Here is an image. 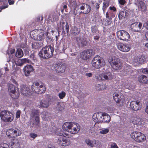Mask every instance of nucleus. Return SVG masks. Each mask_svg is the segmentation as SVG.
Returning <instances> with one entry per match:
<instances>
[{"instance_id": "f257e3e1", "label": "nucleus", "mask_w": 148, "mask_h": 148, "mask_svg": "<svg viewBox=\"0 0 148 148\" xmlns=\"http://www.w3.org/2000/svg\"><path fill=\"white\" fill-rule=\"evenodd\" d=\"M54 48L51 45L46 46L40 51L39 55L40 57L44 59L50 58L53 55Z\"/></svg>"}, {"instance_id": "f03ea898", "label": "nucleus", "mask_w": 148, "mask_h": 148, "mask_svg": "<svg viewBox=\"0 0 148 148\" xmlns=\"http://www.w3.org/2000/svg\"><path fill=\"white\" fill-rule=\"evenodd\" d=\"M44 32L41 29H36L31 32L30 35L35 40L42 41L45 38Z\"/></svg>"}, {"instance_id": "7ed1b4c3", "label": "nucleus", "mask_w": 148, "mask_h": 148, "mask_svg": "<svg viewBox=\"0 0 148 148\" xmlns=\"http://www.w3.org/2000/svg\"><path fill=\"white\" fill-rule=\"evenodd\" d=\"M112 68L116 70L121 69L122 67V64L120 59L115 57L109 58L108 60Z\"/></svg>"}, {"instance_id": "20e7f679", "label": "nucleus", "mask_w": 148, "mask_h": 148, "mask_svg": "<svg viewBox=\"0 0 148 148\" xmlns=\"http://www.w3.org/2000/svg\"><path fill=\"white\" fill-rule=\"evenodd\" d=\"M91 64L92 66L96 69H99L106 65L104 60L98 56H96L93 59Z\"/></svg>"}, {"instance_id": "39448f33", "label": "nucleus", "mask_w": 148, "mask_h": 148, "mask_svg": "<svg viewBox=\"0 0 148 148\" xmlns=\"http://www.w3.org/2000/svg\"><path fill=\"white\" fill-rule=\"evenodd\" d=\"M0 116L2 120L7 122L11 121L13 119L12 114L7 110L2 111L0 113Z\"/></svg>"}, {"instance_id": "423d86ee", "label": "nucleus", "mask_w": 148, "mask_h": 148, "mask_svg": "<svg viewBox=\"0 0 148 148\" xmlns=\"http://www.w3.org/2000/svg\"><path fill=\"white\" fill-rule=\"evenodd\" d=\"M132 138L138 143H142L146 139L145 135L140 132H134L131 134Z\"/></svg>"}, {"instance_id": "0eeeda50", "label": "nucleus", "mask_w": 148, "mask_h": 148, "mask_svg": "<svg viewBox=\"0 0 148 148\" xmlns=\"http://www.w3.org/2000/svg\"><path fill=\"white\" fill-rule=\"evenodd\" d=\"M95 78L98 80H109L112 79L113 78V76L110 72L106 71L98 75H96Z\"/></svg>"}, {"instance_id": "6e6552de", "label": "nucleus", "mask_w": 148, "mask_h": 148, "mask_svg": "<svg viewBox=\"0 0 148 148\" xmlns=\"http://www.w3.org/2000/svg\"><path fill=\"white\" fill-rule=\"evenodd\" d=\"M94 50L92 49L84 50L81 53L80 57L82 59L84 60H88L92 56L95 54Z\"/></svg>"}, {"instance_id": "1a4fd4ad", "label": "nucleus", "mask_w": 148, "mask_h": 148, "mask_svg": "<svg viewBox=\"0 0 148 148\" xmlns=\"http://www.w3.org/2000/svg\"><path fill=\"white\" fill-rule=\"evenodd\" d=\"M117 35L119 39L123 41H128L130 37L129 33L124 30L119 31Z\"/></svg>"}, {"instance_id": "9d476101", "label": "nucleus", "mask_w": 148, "mask_h": 148, "mask_svg": "<svg viewBox=\"0 0 148 148\" xmlns=\"http://www.w3.org/2000/svg\"><path fill=\"white\" fill-rule=\"evenodd\" d=\"M85 143L88 146L91 147L94 146L97 148H100L101 147L100 142L98 140L87 139L86 140Z\"/></svg>"}, {"instance_id": "9b49d317", "label": "nucleus", "mask_w": 148, "mask_h": 148, "mask_svg": "<svg viewBox=\"0 0 148 148\" xmlns=\"http://www.w3.org/2000/svg\"><path fill=\"white\" fill-rule=\"evenodd\" d=\"M66 67L63 65L55 64L51 67V69L54 71H56L59 73H63L65 71Z\"/></svg>"}, {"instance_id": "f8f14e48", "label": "nucleus", "mask_w": 148, "mask_h": 148, "mask_svg": "<svg viewBox=\"0 0 148 148\" xmlns=\"http://www.w3.org/2000/svg\"><path fill=\"white\" fill-rule=\"evenodd\" d=\"M113 97L115 101L118 103L123 102L124 100L123 96L119 92H115L113 95Z\"/></svg>"}, {"instance_id": "ddd939ff", "label": "nucleus", "mask_w": 148, "mask_h": 148, "mask_svg": "<svg viewBox=\"0 0 148 148\" xmlns=\"http://www.w3.org/2000/svg\"><path fill=\"white\" fill-rule=\"evenodd\" d=\"M130 107L133 110L137 111L140 109L142 106L139 101H134L130 102Z\"/></svg>"}, {"instance_id": "4468645a", "label": "nucleus", "mask_w": 148, "mask_h": 148, "mask_svg": "<svg viewBox=\"0 0 148 148\" xmlns=\"http://www.w3.org/2000/svg\"><path fill=\"white\" fill-rule=\"evenodd\" d=\"M103 113V112H99L94 113L92 116L93 121L96 123H102Z\"/></svg>"}, {"instance_id": "2eb2a0df", "label": "nucleus", "mask_w": 148, "mask_h": 148, "mask_svg": "<svg viewBox=\"0 0 148 148\" xmlns=\"http://www.w3.org/2000/svg\"><path fill=\"white\" fill-rule=\"evenodd\" d=\"M80 127L78 123H72L71 128L69 131V132L72 134H76L79 131Z\"/></svg>"}, {"instance_id": "dca6fc26", "label": "nucleus", "mask_w": 148, "mask_h": 148, "mask_svg": "<svg viewBox=\"0 0 148 148\" xmlns=\"http://www.w3.org/2000/svg\"><path fill=\"white\" fill-rule=\"evenodd\" d=\"M118 49L123 52H127L129 51L130 49L128 45L122 43H119L117 45Z\"/></svg>"}, {"instance_id": "f3484780", "label": "nucleus", "mask_w": 148, "mask_h": 148, "mask_svg": "<svg viewBox=\"0 0 148 148\" xmlns=\"http://www.w3.org/2000/svg\"><path fill=\"white\" fill-rule=\"evenodd\" d=\"M142 24L141 23L136 22L131 25V29L135 32H139L141 30Z\"/></svg>"}, {"instance_id": "a211bd4d", "label": "nucleus", "mask_w": 148, "mask_h": 148, "mask_svg": "<svg viewBox=\"0 0 148 148\" xmlns=\"http://www.w3.org/2000/svg\"><path fill=\"white\" fill-rule=\"evenodd\" d=\"M57 143L60 145L64 146H68L70 144L69 140L66 139L61 137L58 138Z\"/></svg>"}, {"instance_id": "6ab92c4d", "label": "nucleus", "mask_w": 148, "mask_h": 148, "mask_svg": "<svg viewBox=\"0 0 148 148\" xmlns=\"http://www.w3.org/2000/svg\"><path fill=\"white\" fill-rule=\"evenodd\" d=\"M21 92L22 94L25 95H30L31 94L30 89L27 86L23 85L21 87Z\"/></svg>"}, {"instance_id": "aec40b11", "label": "nucleus", "mask_w": 148, "mask_h": 148, "mask_svg": "<svg viewBox=\"0 0 148 148\" xmlns=\"http://www.w3.org/2000/svg\"><path fill=\"white\" fill-rule=\"evenodd\" d=\"M147 58L144 55L137 56L134 59V62L137 63H144L146 61Z\"/></svg>"}, {"instance_id": "412c9836", "label": "nucleus", "mask_w": 148, "mask_h": 148, "mask_svg": "<svg viewBox=\"0 0 148 148\" xmlns=\"http://www.w3.org/2000/svg\"><path fill=\"white\" fill-rule=\"evenodd\" d=\"M49 105V101L47 99L42 100L38 103V107L42 108H47Z\"/></svg>"}, {"instance_id": "4be33fe9", "label": "nucleus", "mask_w": 148, "mask_h": 148, "mask_svg": "<svg viewBox=\"0 0 148 148\" xmlns=\"http://www.w3.org/2000/svg\"><path fill=\"white\" fill-rule=\"evenodd\" d=\"M77 41L79 45L82 47H85L87 45V42L86 39L83 37H78L77 39Z\"/></svg>"}, {"instance_id": "5701e85b", "label": "nucleus", "mask_w": 148, "mask_h": 148, "mask_svg": "<svg viewBox=\"0 0 148 148\" xmlns=\"http://www.w3.org/2000/svg\"><path fill=\"white\" fill-rule=\"evenodd\" d=\"M132 122L133 124L137 125H142L144 123V122L141 120V119L138 117L134 118L132 120Z\"/></svg>"}, {"instance_id": "b1692460", "label": "nucleus", "mask_w": 148, "mask_h": 148, "mask_svg": "<svg viewBox=\"0 0 148 148\" xmlns=\"http://www.w3.org/2000/svg\"><path fill=\"white\" fill-rule=\"evenodd\" d=\"M33 67L31 65H27L24 68L25 75L26 76L29 75L30 72L33 71Z\"/></svg>"}, {"instance_id": "393cba45", "label": "nucleus", "mask_w": 148, "mask_h": 148, "mask_svg": "<svg viewBox=\"0 0 148 148\" xmlns=\"http://www.w3.org/2000/svg\"><path fill=\"white\" fill-rule=\"evenodd\" d=\"M138 81L143 84H146L148 83V76L141 75L138 78Z\"/></svg>"}, {"instance_id": "a878e982", "label": "nucleus", "mask_w": 148, "mask_h": 148, "mask_svg": "<svg viewBox=\"0 0 148 148\" xmlns=\"http://www.w3.org/2000/svg\"><path fill=\"white\" fill-rule=\"evenodd\" d=\"M40 111L38 109H33L31 110L30 115L32 119L34 118L36 116H39Z\"/></svg>"}, {"instance_id": "bb28decb", "label": "nucleus", "mask_w": 148, "mask_h": 148, "mask_svg": "<svg viewBox=\"0 0 148 148\" xmlns=\"http://www.w3.org/2000/svg\"><path fill=\"white\" fill-rule=\"evenodd\" d=\"M72 123V122H65L62 126L63 129L64 130L69 132V131L71 128V126Z\"/></svg>"}, {"instance_id": "cd10ccee", "label": "nucleus", "mask_w": 148, "mask_h": 148, "mask_svg": "<svg viewBox=\"0 0 148 148\" xmlns=\"http://www.w3.org/2000/svg\"><path fill=\"white\" fill-rule=\"evenodd\" d=\"M103 119H102V123H108L110 121V117L105 112H103Z\"/></svg>"}, {"instance_id": "c85d7f7f", "label": "nucleus", "mask_w": 148, "mask_h": 148, "mask_svg": "<svg viewBox=\"0 0 148 148\" xmlns=\"http://www.w3.org/2000/svg\"><path fill=\"white\" fill-rule=\"evenodd\" d=\"M50 114L47 112L43 111L41 114V117L42 119L45 121H48L50 119Z\"/></svg>"}, {"instance_id": "c756f323", "label": "nucleus", "mask_w": 148, "mask_h": 148, "mask_svg": "<svg viewBox=\"0 0 148 148\" xmlns=\"http://www.w3.org/2000/svg\"><path fill=\"white\" fill-rule=\"evenodd\" d=\"M12 148H20V143L18 139H15L11 144Z\"/></svg>"}, {"instance_id": "7c9ffc66", "label": "nucleus", "mask_w": 148, "mask_h": 148, "mask_svg": "<svg viewBox=\"0 0 148 148\" xmlns=\"http://www.w3.org/2000/svg\"><path fill=\"white\" fill-rule=\"evenodd\" d=\"M34 117V119L32 118L31 123L33 125H38L40 123L39 117L37 116Z\"/></svg>"}, {"instance_id": "2f4dec72", "label": "nucleus", "mask_w": 148, "mask_h": 148, "mask_svg": "<svg viewBox=\"0 0 148 148\" xmlns=\"http://www.w3.org/2000/svg\"><path fill=\"white\" fill-rule=\"evenodd\" d=\"M52 132L55 133L58 136H64V133L62 130L60 128H53V130L51 131Z\"/></svg>"}, {"instance_id": "473e14b6", "label": "nucleus", "mask_w": 148, "mask_h": 148, "mask_svg": "<svg viewBox=\"0 0 148 148\" xmlns=\"http://www.w3.org/2000/svg\"><path fill=\"white\" fill-rule=\"evenodd\" d=\"M39 84V83L36 82H34L32 85L31 88L32 90L36 93L37 92H38V88Z\"/></svg>"}, {"instance_id": "72a5a7b5", "label": "nucleus", "mask_w": 148, "mask_h": 148, "mask_svg": "<svg viewBox=\"0 0 148 148\" xmlns=\"http://www.w3.org/2000/svg\"><path fill=\"white\" fill-rule=\"evenodd\" d=\"M128 14V13L125 11H121L119 14V19H122L127 16Z\"/></svg>"}, {"instance_id": "f704fd0d", "label": "nucleus", "mask_w": 148, "mask_h": 148, "mask_svg": "<svg viewBox=\"0 0 148 148\" xmlns=\"http://www.w3.org/2000/svg\"><path fill=\"white\" fill-rule=\"evenodd\" d=\"M43 43L42 42H34L32 43V48L34 49H36L43 46Z\"/></svg>"}, {"instance_id": "c9c22d12", "label": "nucleus", "mask_w": 148, "mask_h": 148, "mask_svg": "<svg viewBox=\"0 0 148 148\" xmlns=\"http://www.w3.org/2000/svg\"><path fill=\"white\" fill-rule=\"evenodd\" d=\"M19 95V90L17 89L14 92L10 93L11 97L13 99H16L18 98Z\"/></svg>"}, {"instance_id": "e433bc0d", "label": "nucleus", "mask_w": 148, "mask_h": 148, "mask_svg": "<svg viewBox=\"0 0 148 148\" xmlns=\"http://www.w3.org/2000/svg\"><path fill=\"white\" fill-rule=\"evenodd\" d=\"M46 90V88L45 86L42 85H39L38 88V92H36L38 94H41L45 92Z\"/></svg>"}, {"instance_id": "4c0bfd02", "label": "nucleus", "mask_w": 148, "mask_h": 148, "mask_svg": "<svg viewBox=\"0 0 148 148\" xmlns=\"http://www.w3.org/2000/svg\"><path fill=\"white\" fill-rule=\"evenodd\" d=\"M139 6L140 7L141 10L142 12H145L146 10V7L145 3L143 1H139Z\"/></svg>"}, {"instance_id": "58836bf2", "label": "nucleus", "mask_w": 148, "mask_h": 148, "mask_svg": "<svg viewBox=\"0 0 148 148\" xmlns=\"http://www.w3.org/2000/svg\"><path fill=\"white\" fill-rule=\"evenodd\" d=\"M18 89L17 88L15 87L14 85L12 84H10L9 86L8 91L11 93L14 92L15 90Z\"/></svg>"}, {"instance_id": "ea45409f", "label": "nucleus", "mask_w": 148, "mask_h": 148, "mask_svg": "<svg viewBox=\"0 0 148 148\" xmlns=\"http://www.w3.org/2000/svg\"><path fill=\"white\" fill-rule=\"evenodd\" d=\"M23 55L22 50L21 49H18L15 53V56L18 58H21Z\"/></svg>"}, {"instance_id": "a19ab883", "label": "nucleus", "mask_w": 148, "mask_h": 148, "mask_svg": "<svg viewBox=\"0 0 148 148\" xmlns=\"http://www.w3.org/2000/svg\"><path fill=\"white\" fill-rule=\"evenodd\" d=\"M14 130L13 129H10L7 130L6 132V134L7 136L10 138L13 137V135L14 134Z\"/></svg>"}, {"instance_id": "79ce46f5", "label": "nucleus", "mask_w": 148, "mask_h": 148, "mask_svg": "<svg viewBox=\"0 0 148 148\" xmlns=\"http://www.w3.org/2000/svg\"><path fill=\"white\" fill-rule=\"evenodd\" d=\"M91 30L92 33L94 34L93 35H95V34L98 35V34H99V31L97 28L96 27L94 26L92 27Z\"/></svg>"}, {"instance_id": "37998d69", "label": "nucleus", "mask_w": 148, "mask_h": 148, "mask_svg": "<svg viewBox=\"0 0 148 148\" xmlns=\"http://www.w3.org/2000/svg\"><path fill=\"white\" fill-rule=\"evenodd\" d=\"M109 131L108 128L102 129L100 130V133L101 134H106L109 132Z\"/></svg>"}, {"instance_id": "c03bdc74", "label": "nucleus", "mask_w": 148, "mask_h": 148, "mask_svg": "<svg viewBox=\"0 0 148 148\" xmlns=\"http://www.w3.org/2000/svg\"><path fill=\"white\" fill-rule=\"evenodd\" d=\"M77 5L76 2L74 1L73 2H70V3L69 5V6L70 7H73L75 9L77 8Z\"/></svg>"}, {"instance_id": "a18cd8bd", "label": "nucleus", "mask_w": 148, "mask_h": 148, "mask_svg": "<svg viewBox=\"0 0 148 148\" xmlns=\"http://www.w3.org/2000/svg\"><path fill=\"white\" fill-rule=\"evenodd\" d=\"M50 19L52 21H56L58 19L57 16L55 14H53L50 16Z\"/></svg>"}, {"instance_id": "49530a36", "label": "nucleus", "mask_w": 148, "mask_h": 148, "mask_svg": "<svg viewBox=\"0 0 148 148\" xmlns=\"http://www.w3.org/2000/svg\"><path fill=\"white\" fill-rule=\"evenodd\" d=\"M22 60V62L23 64V65L24 64L28 63H33L31 62V61L27 59V58H22L21 59Z\"/></svg>"}, {"instance_id": "de8ad7c7", "label": "nucleus", "mask_w": 148, "mask_h": 148, "mask_svg": "<svg viewBox=\"0 0 148 148\" xmlns=\"http://www.w3.org/2000/svg\"><path fill=\"white\" fill-rule=\"evenodd\" d=\"M66 96V93L64 91H62L60 92L58 94V96L59 98L61 99H62L65 97Z\"/></svg>"}, {"instance_id": "09e8293b", "label": "nucleus", "mask_w": 148, "mask_h": 148, "mask_svg": "<svg viewBox=\"0 0 148 148\" xmlns=\"http://www.w3.org/2000/svg\"><path fill=\"white\" fill-rule=\"evenodd\" d=\"M48 78L49 80L53 81H56L58 79L57 77L53 75H49Z\"/></svg>"}, {"instance_id": "8fccbe9b", "label": "nucleus", "mask_w": 148, "mask_h": 148, "mask_svg": "<svg viewBox=\"0 0 148 148\" xmlns=\"http://www.w3.org/2000/svg\"><path fill=\"white\" fill-rule=\"evenodd\" d=\"M86 8H87V10L86 11L83 12V13L85 14H87L90 12L91 10V8L90 6L89 5H88L86 4Z\"/></svg>"}, {"instance_id": "3c124183", "label": "nucleus", "mask_w": 148, "mask_h": 148, "mask_svg": "<svg viewBox=\"0 0 148 148\" xmlns=\"http://www.w3.org/2000/svg\"><path fill=\"white\" fill-rule=\"evenodd\" d=\"M15 64L16 65L22 66L23 65L21 59H19L17 61L15 62Z\"/></svg>"}, {"instance_id": "603ef678", "label": "nucleus", "mask_w": 148, "mask_h": 148, "mask_svg": "<svg viewBox=\"0 0 148 148\" xmlns=\"http://www.w3.org/2000/svg\"><path fill=\"white\" fill-rule=\"evenodd\" d=\"M14 133L16 136H18L21 135V131L18 129H16L14 130Z\"/></svg>"}, {"instance_id": "864d4df0", "label": "nucleus", "mask_w": 148, "mask_h": 148, "mask_svg": "<svg viewBox=\"0 0 148 148\" xmlns=\"http://www.w3.org/2000/svg\"><path fill=\"white\" fill-rule=\"evenodd\" d=\"M103 6L102 9L103 11L104 12L106 8L108 6L109 4L108 3L106 2H103Z\"/></svg>"}, {"instance_id": "5fc2aeb1", "label": "nucleus", "mask_w": 148, "mask_h": 148, "mask_svg": "<svg viewBox=\"0 0 148 148\" xmlns=\"http://www.w3.org/2000/svg\"><path fill=\"white\" fill-rule=\"evenodd\" d=\"M48 33L47 32L46 34V40L47 41V42H50L51 41H52V39L51 37H49L48 35Z\"/></svg>"}, {"instance_id": "6e6d98bb", "label": "nucleus", "mask_w": 148, "mask_h": 148, "mask_svg": "<svg viewBox=\"0 0 148 148\" xmlns=\"http://www.w3.org/2000/svg\"><path fill=\"white\" fill-rule=\"evenodd\" d=\"M111 148H119L116 144L113 143H111Z\"/></svg>"}, {"instance_id": "4d7b16f0", "label": "nucleus", "mask_w": 148, "mask_h": 148, "mask_svg": "<svg viewBox=\"0 0 148 148\" xmlns=\"http://www.w3.org/2000/svg\"><path fill=\"white\" fill-rule=\"evenodd\" d=\"M57 109L58 110H62L63 109V107L61 106V104L58 103L57 106Z\"/></svg>"}, {"instance_id": "13d9d810", "label": "nucleus", "mask_w": 148, "mask_h": 148, "mask_svg": "<svg viewBox=\"0 0 148 148\" xmlns=\"http://www.w3.org/2000/svg\"><path fill=\"white\" fill-rule=\"evenodd\" d=\"M30 57L32 60L34 62L36 61V58L34 55L32 54L30 56Z\"/></svg>"}, {"instance_id": "bf43d9fd", "label": "nucleus", "mask_w": 148, "mask_h": 148, "mask_svg": "<svg viewBox=\"0 0 148 148\" xmlns=\"http://www.w3.org/2000/svg\"><path fill=\"white\" fill-rule=\"evenodd\" d=\"M119 3L122 5H124L126 3L125 0H118Z\"/></svg>"}, {"instance_id": "052dcab7", "label": "nucleus", "mask_w": 148, "mask_h": 148, "mask_svg": "<svg viewBox=\"0 0 148 148\" xmlns=\"http://www.w3.org/2000/svg\"><path fill=\"white\" fill-rule=\"evenodd\" d=\"M15 50L14 49H12L10 51H7V53L8 55H10V54L12 55V54L14 53L15 52Z\"/></svg>"}, {"instance_id": "680f3d73", "label": "nucleus", "mask_w": 148, "mask_h": 148, "mask_svg": "<svg viewBox=\"0 0 148 148\" xmlns=\"http://www.w3.org/2000/svg\"><path fill=\"white\" fill-rule=\"evenodd\" d=\"M9 56L10 59L8 61V62H13L14 61V60L13 58V56L12 55H9Z\"/></svg>"}, {"instance_id": "e2e57ef3", "label": "nucleus", "mask_w": 148, "mask_h": 148, "mask_svg": "<svg viewBox=\"0 0 148 148\" xmlns=\"http://www.w3.org/2000/svg\"><path fill=\"white\" fill-rule=\"evenodd\" d=\"M86 5L84 4L83 5H78L77 6V8H79L81 10H84L85 8L84 6Z\"/></svg>"}, {"instance_id": "0e129e2a", "label": "nucleus", "mask_w": 148, "mask_h": 148, "mask_svg": "<svg viewBox=\"0 0 148 148\" xmlns=\"http://www.w3.org/2000/svg\"><path fill=\"white\" fill-rule=\"evenodd\" d=\"M143 26L146 29H148V21H146L144 23Z\"/></svg>"}, {"instance_id": "69168bd1", "label": "nucleus", "mask_w": 148, "mask_h": 148, "mask_svg": "<svg viewBox=\"0 0 148 148\" xmlns=\"http://www.w3.org/2000/svg\"><path fill=\"white\" fill-rule=\"evenodd\" d=\"M112 19L111 18H107L106 21V22H107L106 25H109L112 22Z\"/></svg>"}, {"instance_id": "338daca9", "label": "nucleus", "mask_w": 148, "mask_h": 148, "mask_svg": "<svg viewBox=\"0 0 148 148\" xmlns=\"http://www.w3.org/2000/svg\"><path fill=\"white\" fill-rule=\"evenodd\" d=\"M142 72L144 74H148V69L144 68L142 70Z\"/></svg>"}, {"instance_id": "774afa93", "label": "nucleus", "mask_w": 148, "mask_h": 148, "mask_svg": "<svg viewBox=\"0 0 148 148\" xmlns=\"http://www.w3.org/2000/svg\"><path fill=\"white\" fill-rule=\"evenodd\" d=\"M30 136L33 138H35L37 136V135L36 134L31 133L30 134Z\"/></svg>"}]
</instances>
